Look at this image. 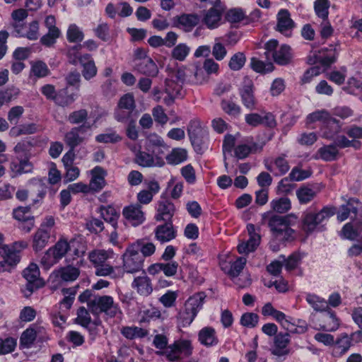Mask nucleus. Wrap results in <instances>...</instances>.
<instances>
[{
  "label": "nucleus",
  "mask_w": 362,
  "mask_h": 362,
  "mask_svg": "<svg viewBox=\"0 0 362 362\" xmlns=\"http://www.w3.org/2000/svg\"><path fill=\"white\" fill-rule=\"evenodd\" d=\"M247 259L245 257H240L230 264V268L228 270H226V268H223V269L231 278H235L238 277L243 271Z\"/></svg>",
  "instance_id": "nucleus-52"
},
{
  "label": "nucleus",
  "mask_w": 362,
  "mask_h": 362,
  "mask_svg": "<svg viewBox=\"0 0 362 362\" xmlns=\"http://www.w3.org/2000/svg\"><path fill=\"white\" fill-rule=\"evenodd\" d=\"M323 325H321V329L327 332H334L337 330L339 326V320L333 311L327 310L322 316Z\"/></svg>",
  "instance_id": "nucleus-43"
},
{
  "label": "nucleus",
  "mask_w": 362,
  "mask_h": 362,
  "mask_svg": "<svg viewBox=\"0 0 362 362\" xmlns=\"http://www.w3.org/2000/svg\"><path fill=\"white\" fill-rule=\"evenodd\" d=\"M114 252L112 250H94L88 254V259L95 268L112 258Z\"/></svg>",
  "instance_id": "nucleus-37"
},
{
  "label": "nucleus",
  "mask_w": 362,
  "mask_h": 362,
  "mask_svg": "<svg viewBox=\"0 0 362 362\" xmlns=\"http://www.w3.org/2000/svg\"><path fill=\"white\" fill-rule=\"evenodd\" d=\"M352 344V338L346 333L341 334L337 340H334L332 349V355L340 357L345 354Z\"/></svg>",
  "instance_id": "nucleus-29"
},
{
  "label": "nucleus",
  "mask_w": 362,
  "mask_h": 362,
  "mask_svg": "<svg viewBox=\"0 0 362 362\" xmlns=\"http://www.w3.org/2000/svg\"><path fill=\"white\" fill-rule=\"evenodd\" d=\"M155 238L160 243L169 242L176 238L177 230L172 222L158 225L154 230Z\"/></svg>",
  "instance_id": "nucleus-21"
},
{
  "label": "nucleus",
  "mask_w": 362,
  "mask_h": 362,
  "mask_svg": "<svg viewBox=\"0 0 362 362\" xmlns=\"http://www.w3.org/2000/svg\"><path fill=\"white\" fill-rule=\"evenodd\" d=\"M121 333L128 339L143 338L148 335L146 329L136 326L124 327L122 329Z\"/></svg>",
  "instance_id": "nucleus-49"
},
{
  "label": "nucleus",
  "mask_w": 362,
  "mask_h": 362,
  "mask_svg": "<svg viewBox=\"0 0 362 362\" xmlns=\"http://www.w3.org/2000/svg\"><path fill=\"white\" fill-rule=\"evenodd\" d=\"M30 76L37 78H43L49 74V70L47 64L42 61L30 62Z\"/></svg>",
  "instance_id": "nucleus-48"
},
{
  "label": "nucleus",
  "mask_w": 362,
  "mask_h": 362,
  "mask_svg": "<svg viewBox=\"0 0 362 362\" xmlns=\"http://www.w3.org/2000/svg\"><path fill=\"white\" fill-rule=\"evenodd\" d=\"M202 74V70L195 67L187 68L185 66L177 68L173 74V78H175L178 83H184L189 81L192 83H201L197 78V76Z\"/></svg>",
  "instance_id": "nucleus-18"
},
{
  "label": "nucleus",
  "mask_w": 362,
  "mask_h": 362,
  "mask_svg": "<svg viewBox=\"0 0 362 362\" xmlns=\"http://www.w3.org/2000/svg\"><path fill=\"white\" fill-rule=\"evenodd\" d=\"M222 16L221 10L211 8L205 13L202 21L209 29H215L223 23Z\"/></svg>",
  "instance_id": "nucleus-31"
},
{
  "label": "nucleus",
  "mask_w": 362,
  "mask_h": 362,
  "mask_svg": "<svg viewBox=\"0 0 362 362\" xmlns=\"http://www.w3.org/2000/svg\"><path fill=\"white\" fill-rule=\"evenodd\" d=\"M132 287L139 295L144 297L150 296L153 291L152 281L145 273L134 279Z\"/></svg>",
  "instance_id": "nucleus-20"
},
{
  "label": "nucleus",
  "mask_w": 362,
  "mask_h": 362,
  "mask_svg": "<svg viewBox=\"0 0 362 362\" xmlns=\"http://www.w3.org/2000/svg\"><path fill=\"white\" fill-rule=\"evenodd\" d=\"M160 190V186L157 181L152 180L147 184V189L141 190L137 194V200L141 204H148L153 200V197Z\"/></svg>",
  "instance_id": "nucleus-32"
},
{
  "label": "nucleus",
  "mask_w": 362,
  "mask_h": 362,
  "mask_svg": "<svg viewBox=\"0 0 362 362\" xmlns=\"http://www.w3.org/2000/svg\"><path fill=\"white\" fill-rule=\"evenodd\" d=\"M95 140L99 143L115 144L122 140V136H120L115 130L108 129L105 133L98 134L95 137Z\"/></svg>",
  "instance_id": "nucleus-56"
},
{
  "label": "nucleus",
  "mask_w": 362,
  "mask_h": 362,
  "mask_svg": "<svg viewBox=\"0 0 362 362\" xmlns=\"http://www.w3.org/2000/svg\"><path fill=\"white\" fill-rule=\"evenodd\" d=\"M193 347L189 340L180 339L168 345L163 351H158V356L164 357L170 362H180L182 359L190 356Z\"/></svg>",
  "instance_id": "nucleus-5"
},
{
  "label": "nucleus",
  "mask_w": 362,
  "mask_h": 362,
  "mask_svg": "<svg viewBox=\"0 0 362 362\" xmlns=\"http://www.w3.org/2000/svg\"><path fill=\"white\" fill-rule=\"evenodd\" d=\"M291 47L286 45H283L273 53L271 58L277 64L286 65L291 62Z\"/></svg>",
  "instance_id": "nucleus-42"
},
{
  "label": "nucleus",
  "mask_w": 362,
  "mask_h": 362,
  "mask_svg": "<svg viewBox=\"0 0 362 362\" xmlns=\"http://www.w3.org/2000/svg\"><path fill=\"white\" fill-rule=\"evenodd\" d=\"M68 252V241L61 238L54 245L50 247L40 259L41 267L46 270L57 264Z\"/></svg>",
  "instance_id": "nucleus-7"
},
{
  "label": "nucleus",
  "mask_w": 362,
  "mask_h": 362,
  "mask_svg": "<svg viewBox=\"0 0 362 362\" xmlns=\"http://www.w3.org/2000/svg\"><path fill=\"white\" fill-rule=\"evenodd\" d=\"M286 158L287 155L286 153L280 154L274 158L269 163H265L266 169L272 173L275 176L285 175L290 169Z\"/></svg>",
  "instance_id": "nucleus-17"
},
{
  "label": "nucleus",
  "mask_w": 362,
  "mask_h": 362,
  "mask_svg": "<svg viewBox=\"0 0 362 362\" xmlns=\"http://www.w3.org/2000/svg\"><path fill=\"white\" fill-rule=\"evenodd\" d=\"M316 122H320L322 124L327 126L334 125V134L338 133L341 128L339 121L332 117L330 113L326 110H317L307 116V124H310Z\"/></svg>",
  "instance_id": "nucleus-13"
},
{
  "label": "nucleus",
  "mask_w": 362,
  "mask_h": 362,
  "mask_svg": "<svg viewBox=\"0 0 362 362\" xmlns=\"http://www.w3.org/2000/svg\"><path fill=\"white\" fill-rule=\"evenodd\" d=\"M245 61L246 58L244 54L238 52L230 58L228 66L230 69L238 71L244 66Z\"/></svg>",
  "instance_id": "nucleus-64"
},
{
  "label": "nucleus",
  "mask_w": 362,
  "mask_h": 362,
  "mask_svg": "<svg viewBox=\"0 0 362 362\" xmlns=\"http://www.w3.org/2000/svg\"><path fill=\"white\" fill-rule=\"evenodd\" d=\"M28 247V243L25 241H17L11 245H3L0 246V255L11 262L16 265L21 260V252Z\"/></svg>",
  "instance_id": "nucleus-12"
},
{
  "label": "nucleus",
  "mask_w": 362,
  "mask_h": 362,
  "mask_svg": "<svg viewBox=\"0 0 362 362\" xmlns=\"http://www.w3.org/2000/svg\"><path fill=\"white\" fill-rule=\"evenodd\" d=\"M91 175L89 185H88L90 190L93 192L100 191L106 184L105 180V171L101 167L96 166L91 170Z\"/></svg>",
  "instance_id": "nucleus-30"
},
{
  "label": "nucleus",
  "mask_w": 362,
  "mask_h": 362,
  "mask_svg": "<svg viewBox=\"0 0 362 362\" xmlns=\"http://www.w3.org/2000/svg\"><path fill=\"white\" fill-rule=\"evenodd\" d=\"M306 301L316 311H326L328 308L327 302L315 294H308L306 296Z\"/></svg>",
  "instance_id": "nucleus-53"
},
{
  "label": "nucleus",
  "mask_w": 362,
  "mask_h": 362,
  "mask_svg": "<svg viewBox=\"0 0 362 362\" xmlns=\"http://www.w3.org/2000/svg\"><path fill=\"white\" fill-rule=\"evenodd\" d=\"M339 50V43L330 45L329 47L322 48L317 53L314 52L309 56L308 62L311 64L319 63L323 66H329L337 62Z\"/></svg>",
  "instance_id": "nucleus-9"
},
{
  "label": "nucleus",
  "mask_w": 362,
  "mask_h": 362,
  "mask_svg": "<svg viewBox=\"0 0 362 362\" xmlns=\"http://www.w3.org/2000/svg\"><path fill=\"white\" fill-rule=\"evenodd\" d=\"M362 232V219L354 220V223H346L341 230V235L344 238L350 240H356Z\"/></svg>",
  "instance_id": "nucleus-33"
},
{
  "label": "nucleus",
  "mask_w": 362,
  "mask_h": 362,
  "mask_svg": "<svg viewBox=\"0 0 362 362\" xmlns=\"http://www.w3.org/2000/svg\"><path fill=\"white\" fill-rule=\"evenodd\" d=\"M134 248L143 255V259L153 255L156 252V246L153 243L146 242L144 239H139L132 243Z\"/></svg>",
  "instance_id": "nucleus-44"
},
{
  "label": "nucleus",
  "mask_w": 362,
  "mask_h": 362,
  "mask_svg": "<svg viewBox=\"0 0 362 362\" xmlns=\"http://www.w3.org/2000/svg\"><path fill=\"white\" fill-rule=\"evenodd\" d=\"M245 18V14L243 9L240 8L230 9L225 15L226 20L231 23H239Z\"/></svg>",
  "instance_id": "nucleus-59"
},
{
  "label": "nucleus",
  "mask_w": 362,
  "mask_h": 362,
  "mask_svg": "<svg viewBox=\"0 0 362 362\" xmlns=\"http://www.w3.org/2000/svg\"><path fill=\"white\" fill-rule=\"evenodd\" d=\"M337 213V208L333 206H324L320 211L315 213L306 211L301 218L302 230L310 234L321 228V224L327 221Z\"/></svg>",
  "instance_id": "nucleus-3"
},
{
  "label": "nucleus",
  "mask_w": 362,
  "mask_h": 362,
  "mask_svg": "<svg viewBox=\"0 0 362 362\" xmlns=\"http://www.w3.org/2000/svg\"><path fill=\"white\" fill-rule=\"evenodd\" d=\"M338 154V148L332 144L320 148L314 155V158L316 160L321 159L325 161H333L337 159Z\"/></svg>",
  "instance_id": "nucleus-35"
},
{
  "label": "nucleus",
  "mask_w": 362,
  "mask_h": 362,
  "mask_svg": "<svg viewBox=\"0 0 362 362\" xmlns=\"http://www.w3.org/2000/svg\"><path fill=\"white\" fill-rule=\"evenodd\" d=\"M76 323L81 325L85 328H88L91 322V318L89 312L84 307H81L77 310V317L75 319Z\"/></svg>",
  "instance_id": "nucleus-62"
},
{
  "label": "nucleus",
  "mask_w": 362,
  "mask_h": 362,
  "mask_svg": "<svg viewBox=\"0 0 362 362\" xmlns=\"http://www.w3.org/2000/svg\"><path fill=\"white\" fill-rule=\"evenodd\" d=\"M175 211V206L170 199L161 197L157 203L156 220L172 222L171 219Z\"/></svg>",
  "instance_id": "nucleus-16"
},
{
  "label": "nucleus",
  "mask_w": 362,
  "mask_h": 362,
  "mask_svg": "<svg viewBox=\"0 0 362 362\" xmlns=\"http://www.w3.org/2000/svg\"><path fill=\"white\" fill-rule=\"evenodd\" d=\"M89 128L90 127L86 124L73 128L69 132V147L74 148L81 144L86 138V132Z\"/></svg>",
  "instance_id": "nucleus-41"
},
{
  "label": "nucleus",
  "mask_w": 362,
  "mask_h": 362,
  "mask_svg": "<svg viewBox=\"0 0 362 362\" xmlns=\"http://www.w3.org/2000/svg\"><path fill=\"white\" fill-rule=\"evenodd\" d=\"M168 146L159 135L151 134L147 137L146 149L155 156L158 166H163L164 165L162 158L165 152L168 150Z\"/></svg>",
  "instance_id": "nucleus-10"
},
{
  "label": "nucleus",
  "mask_w": 362,
  "mask_h": 362,
  "mask_svg": "<svg viewBox=\"0 0 362 362\" xmlns=\"http://www.w3.org/2000/svg\"><path fill=\"white\" fill-rule=\"evenodd\" d=\"M88 307L90 312L96 316L104 313L108 317H114L118 313H121L119 305L115 303L113 298L110 296H94L88 303Z\"/></svg>",
  "instance_id": "nucleus-6"
},
{
  "label": "nucleus",
  "mask_w": 362,
  "mask_h": 362,
  "mask_svg": "<svg viewBox=\"0 0 362 362\" xmlns=\"http://www.w3.org/2000/svg\"><path fill=\"white\" fill-rule=\"evenodd\" d=\"M39 36V23L36 21H33L27 25V28L23 30V34H20L18 37H26L30 40H35Z\"/></svg>",
  "instance_id": "nucleus-57"
},
{
  "label": "nucleus",
  "mask_w": 362,
  "mask_h": 362,
  "mask_svg": "<svg viewBox=\"0 0 362 362\" xmlns=\"http://www.w3.org/2000/svg\"><path fill=\"white\" fill-rule=\"evenodd\" d=\"M122 214L134 226H137L145 221L144 213L141 210V206L139 204L125 206L123 209Z\"/></svg>",
  "instance_id": "nucleus-22"
},
{
  "label": "nucleus",
  "mask_w": 362,
  "mask_h": 362,
  "mask_svg": "<svg viewBox=\"0 0 362 362\" xmlns=\"http://www.w3.org/2000/svg\"><path fill=\"white\" fill-rule=\"evenodd\" d=\"M329 6L330 2L329 0H315L314 2V10L316 16L322 21L327 20Z\"/></svg>",
  "instance_id": "nucleus-51"
},
{
  "label": "nucleus",
  "mask_w": 362,
  "mask_h": 362,
  "mask_svg": "<svg viewBox=\"0 0 362 362\" xmlns=\"http://www.w3.org/2000/svg\"><path fill=\"white\" fill-rule=\"evenodd\" d=\"M99 212L107 223H110L114 229H117L119 213L112 206H101Z\"/></svg>",
  "instance_id": "nucleus-36"
},
{
  "label": "nucleus",
  "mask_w": 362,
  "mask_h": 362,
  "mask_svg": "<svg viewBox=\"0 0 362 362\" xmlns=\"http://www.w3.org/2000/svg\"><path fill=\"white\" fill-rule=\"evenodd\" d=\"M320 191V188L317 184H308L297 189L296 196L301 204H306L311 202Z\"/></svg>",
  "instance_id": "nucleus-25"
},
{
  "label": "nucleus",
  "mask_w": 362,
  "mask_h": 362,
  "mask_svg": "<svg viewBox=\"0 0 362 362\" xmlns=\"http://www.w3.org/2000/svg\"><path fill=\"white\" fill-rule=\"evenodd\" d=\"M134 66L139 72L148 76H156L158 73V66L151 57L144 58L142 61L136 62Z\"/></svg>",
  "instance_id": "nucleus-34"
},
{
  "label": "nucleus",
  "mask_w": 362,
  "mask_h": 362,
  "mask_svg": "<svg viewBox=\"0 0 362 362\" xmlns=\"http://www.w3.org/2000/svg\"><path fill=\"white\" fill-rule=\"evenodd\" d=\"M95 274L98 276L115 277V268L107 261L95 267Z\"/></svg>",
  "instance_id": "nucleus-61"
},
{
  "label": "nucleus",
  "mask_w": 362,
  "mask_h": 362,
  "mask_svg": "<svg viewBox=\"0 0 362 362\" xmlns=\"http://www.w3.org/2000/svg\"><path fill=\"white\" fill-rule=\"evenodd\" d=\"M47 281L53 292L64 296L52 315L53 325L62 330L65 328L68 311V267H61L53 270Z\"/></svg>",
  "instance_id": "nucleus-1"
},
{
  "label": "nucleus",
  "mask_w": 362,
  "mask_h": 362,
  "mask_svg": "<svg viewBox=\"0 0 362 362\" xmlns=\"http://www.w3.org/2000/svg\"><path fill=\"white\" fill-rule=\"evenodd\" d=\"M250 66L253 71L259 74L270 73L274 70V65L272 62L264 63L255 57L251 59Z\"/></svg>",
  "instance_id": "nucleus-54"
},
{
  "label": "nucleus",
  "mask_w": 362,
  "mask_h": 362,
  "mask_svg": "<svg viewBox=\"0 0 362 362\" xmlns=\"http://www.w3.org/2000/svg\"><path fill=\"white\" fill-rule=\"evenodd\" d=\"M32 170L33 165L28 157L19 158V156H16L12 159L10 163V170L13 177L23 173H30Z\"/></svg>",
  "instance_id": "nucleus-26"
},
{
  "label": "nucleus",
  "mask_w": 362,
  "mask_h": 362,
  "mask_svg": "<svg viewBox=\"0 0 362 362\" xmlns=\"http://www.w3.org/2000/svg\"><path fill=\"white\" fill-rule=\"evenodd\" d=\"M243 105L250 110L257 108V100L254 95V85L252 81L245 78L244 84L239 90Z\"/></svg>",
  "instance_id": "nucleus-14"
},
{
  "label": "nucleus",
  "mask_w": 362,
  "mask_h": 362,
  "mask_svg": "<svg viewBox=\"0 0 362 362\" xmlns=\"http://www.w3.org/2000/svg\"><path fill=\"white\" fill-rule=\"evenodd\" d=\"M198 340L200 344L206 347L218 345L219 339L215 329L212 327H204L198 333Z\"/></svg>",
  "instance_id": "nucleus-27"
},
{
  "label": "nucleus",
  "mask_w": 362,
  "mask_h": 362,
  "mask_svg": "<svg viewBox=\"0 0 362 362\" xmlns=\"http://www.w3.org/2000/svg\"><path fill=\"white\" fill-rule=\"evenodd\" d=\"M86 250V246L83 238L78 235L69 241V255H74L76 257L81 258ZM83 259H80L77 261L76 264L82 262Z\"/></svg>",
  "instance_id": "nucleus-38"
},
{
  "label": "nucleus",
  "mask_w": 362,
  "mask_h": 362,
  "mask_svg": "<svg viewBox=\"0 0 362 362\" xmlns=\"http://www.w3.org/2000/svg\"><path fill=\"white\" fill-rule=\"evenodd\" d=\"M201 121L198 119H193L189 121L187 127V133L192 146L196 151L200 150L202 139L200 134L202 132L201 127Z\"/></svg>",
  "instance_id": "nucleus-28"
},
{
  "label": "nucleus",
  "mask_w": 362,
  "mask_h": 362,
  "mask_svg": "<svg viewBox=\"0 0 362 362\" xmlns=\"http://www.w3.org/2000/svg\"><path fill=\"white\" fill-rule=\"evenodd\" d=\"M173 21L175 27L190 32L199 23V19L196 14H182L174 17Z\"/></svg>",
  "instance_id": "nucleus-24"
},
{
  "label": "nucleus",
  "mask_w": 362,
  "mask_h": 362,
  "mask_svg": "<svg viewBox=\"0 0 362 362\" xmlns=\"http://www.w3.org/2000/svg\"><path fill=\"white\" fill-rule=\"evenodd\" d=\"M60 35L59 29L48 30L47 33L41 37L40 42L46 47H51L56 42Z\"/></svg>",
  "instance_id": "nucleus-60"
},
{
  "label": "nucleus",
  "mask_w": 362,
  "mask_h": 362,
  "mask_svg": "<svg viewBox=\"0 0 362 362\" xmlns=\"http://www.w3.org/2000/svg\"><path fill=\"white\" fill-rule=\"evenodd\" d=\"M276 30L286 37H290L296 25L291 18L290 12L287 9H281L276 15Z\"/></svg>",
  "instance_id": "nucleus-15"
},
{
  "label": "nucleus",
  "mask_w": 362,
  "mask_h": 362,
  "mask_svg": "<svg viewBox=\"0 0 362 362\" xmlns=\"http://www.w3.org/2000/svg\"><path fill=\"white\" fill-rule=\"evenodd\" d=\"M289 343L290 334L288 332H280L276 334L274 339V346L272 349V354L277 356L288 355L289 353L288 345Z\"/></svg>",
  "instance_id": "nucleus-23"
},
{
  "label": "nucleus",
  "mask_w": 362,
  "mask_h": 362,
  "mask_svg": "<svg viewBox=\"0 0 362 362\" xmlns=\"http://www.w3.org/2000/svg\"><path fill=\"white\" fill-rule=\"evenodd\" d=\"M28 16V13L24 8H18L12 11L10 25L13 29L16 36L18 37L20 34H23V30L27 28L25 20Z\"/></svg>",
  "instance_id": "nucleus-19"
},
{
  "label": "nucleus",
  "mask_w": 362,
  "mask_h": 362,
  "mask_svg": "<svg viewBox=\"0 0 362 362\" xmlns=\"http://www.w3.org/2000/svg\"><path fill=\"white\" fill-rule=\"evenodd\" d=\"M81 75L78 72L69 74V88H73V92L69 93V103L76 100L79 96Z\"/></svg>",
  "instance_id": "nucleus-50"
},
{
  "label": "nucleus",
  "mask_w": 362,
  "mask_h": 362,
  "mask_svg": "<svg viewBox=\"0 0 362 362\" xmlns=\"http://www.w3.org/2000/svg\"><path fill=\"white\" fill-rule=\"evenodd\" d=\"M271 208L276 212L283 214L288 211L291 207V203L288 198L281 197L273 199L270 202Z\"/></svg>",
  "instance_id": "nucleus-55"
},
{
  "label": "nucleus",
  "mask_w": 362,
  "mask_h": 362,
  "mask_svg": "<svg viewBox=\"0 0 362 362\" xmlns=\"http://www.w3.org/2000/svg\"><path fill=\"white\" fill-rule=\"evenodd\" d=\"M262 147H259L258 144L255 142H249L248 144H242L238 145L235 148V155L238 159H244L247 158L251 153L261 150Z\"/></svg>",
  "instance_id": "nucleus-45"
},
{
  "label": "nucleus",
  "mask_w": 362,
  "mask_h": 362,
  "mask_svg": "<svg viewBox=\"0 0 362 362\" xmlns=\"http://www.w3.org/2000/svg\"><path fill=\"white\" fill-rule=\"evenodd\" d=\"M50 238V232L46 229H38L33 236V248L34 251H41L47 245Z\"/></svg>",
  "instance_id": "nucleus-39"
},
{
  "label": "nucleus",
  "mask_w": 362,
  "mask_h": 362,
  "mask_svg": "<svg viewBox=\"0 0 362 362\" xmlns=\"http://www.w3.org/2000/svg\"><path fill=\"white\" fill-rule=\"evenodd\" d=\"M13 215L15 219L21 222L33 218L30 208L28 206H19L13 210Z\"/></svg>",
  "instance_id": "nucleus-63"
},
{
  "label": "nucleus",
  "mask_w": 362,
  "mask_h": 362,
  "mask_svg": "<svg viewBox=\"0 0 362 362\" xmlns=\"http://www.w3.org/2000/svg\"><path fill=\"white\" fill-rule=\"evenodd\" d=\"M134 162L143 168L158 165L155 156L150 152L139 151L136 153Z\"/></svg>",
  "instance_id": "nucleus-40"
},
{
  "label": "nucleus",
  "mask_w": 362,
  "mask_h": 362,
  "mask_svg": "<svg viewBox=\"0 0 362 362\" xmlns=\"http://www.w3.org/2000/svg\"><path fill=\"white\" fill-rule=\"evenodd\" d=\"M260 243V236L259 234H254L250 236V238L246 242L240 243L238 247V251L240 254H247L253 252L259 245Z\"/></svg>",
  "instance_id": "nucleus-46"
},
{
  "label": "nucleus",
  "mask_w": 362,
  "mask_h": 362,
  "mask_svg": "<svg viewBox=\"0 0 362 362\" xmlns=\"http://www.w3.org/2000/svg\"><path fill=\"white\" fill-rule=\"evenodd\" d=\"M206 295L204 292H199L189 297L185 302L184 308L177 315L180 323L186 327L189 325L196 317L199 311L202 308Z\"/></svg>",
  "instance_id": "nucleus-4"
},
{
  "label": "nucleus",
  "mask_w": 362,
  "mask_h": 362,
  "mask_svg": "<svg viewBox=\"0 0 362 362\" xmlns=\"http://www.w3.org/2000/svg\"><path fill=\"white\" fill-rule=\"evenodd\" d=\"M122 259V269L124 272L134 274L143 269L144 264L143 255H140V253H139L132 243L125 249Z\"/></svg>",
  "instance_id": "nucleus-8"
},
{
  "label": "nucleus",
  "mask_w": 362,
  "mask_h": 362,
  "mask_svg": "<svg viewBox=\"0 0 362 362\" xmlns=\"http://www.w3.org/2000/svg\"><path fill=\"white\" fill-rule=\"evenodd\" d=\"M349 213L354 215L355 220L362 219V203L355 198H350L346 202Z\"/></svg>",
  "instance_id": "nucleus-58"
},
{
  "label": "nucleus",
  "mask_w": 362,
  "mask_h": 362,
  "mask_svg": "<svg viewBox=\"0 0 362 362\" xmlns=\"http://www.w3.org/2000/svg\"><path fill=\"white\" fill-rule=\"evenodd\" d=\"M165 158L168 164L178 165L187 160V152L185 148H175Z\"/></svg>",
  "instance_id": "nucleus-47"
},
{
  "label": "nucleus",
  "mask_w": 362,
  "mask_h": 362,
  "mask_svg": "<svg viewBox=\"0 0 362 362\" xmlns=\"http://www.w3.org/2000/svg\"><path fill=\"white\" fill-rule=\"evenodd\" d=\"M298 217L290 214L286 216L267 212L262 214V223L267 224L274 238L282 241L294 239L295 230L291 228L297 221Z\"/></svg>",
  "instance_id": "nucleus-2"
},
{
  "label": "nucleus",
  "mask_w": 362,
  "mask_h": 362,
  "mask_svg": "<svg viewBox=\"0 0 362 362\" xmlns=\"http://www.w3.org/2000/svg\"><path fill=\"white\" fill-rule=\"evenodd\" d=\"M23 275L27 281L25 289L23 291L26 297L30 296L34 291L43 286V282L40 279V270L36 264L31 263L23 270Z\"/></svg>",
  "instance_id": "nucleus-11"
}]
</instances>
